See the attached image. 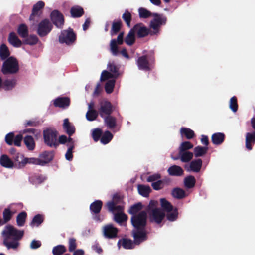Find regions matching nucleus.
I'll use <instances>...</instances> for the list:
<instances>
[{
	"instance_id": "obj_10",
	"label": "nucleus",
	"mask_w": 255,
	"mask_h": 255,
	"mask_svg": "<svg viewBox=\"0 0 255 255\" xmlns=\"http://www.w3.org/2000/svg\"><path fill=\"white\" fill-rule=\"evenodd\" d=\"M50 19L52 23L58 29H62L65 19L63 14L58 10H54L50 13Z\"/></svg>"
},
{
	"instance_id": "obj_2",
	"label": "nucleus",
	"mask_w": 255,
	"mask_h": 255,
	"mask_svg": "<svg viewBox=\"0 0 255 255\" xmlns=\"http://www.w3.org/2000/svg\"><path fill=\"white\" fill-rule=\"evenodd\" d=\"M155 62V53L150 50L146 54L139 57L136 61L138 69L150 71L154 68Z\"/></svg>"
},
{
	"instance_id": "obj_25",
	"label": "nucleus",
	"mask_w": 255,
	"mask_h": 255,
	"mask_svg": "<svg viewBox=\"0 0 255 255\" xmlns=\"http://www.w3.org/2000/svg\"><path fill=\"white\" fill-rule=\"evenodd\" d=\"M8 41L11 45L15 47H19L22 44V41L14 32L9 33Z\"/></svg>"
},
{
	"instance_id": "obj_9",
	"label": "nucleus",
	"mask_w": 255,
	"mask_h": 255,
	"mask_svg": "<svg viewBox=\"0 0 255 255\" xmlns=\"http://www.w3.org/2000/svg\"><path fill=\"white\" fill-rule=\"evenodd\" d=\"M165 213L161 209H155L149 212V219L150 222L159 225L160 226L163 220L165 218Z\"/></svg>"
},
{
	"instance_id": "obj_40",
	"label": "nucleus",
	"mask_w": 255,
	"mask_h": 255,
	"mask_svg": "<svg viewBox=\"0 0 255 255\" xmlns=\"http://www.w3.org/2000/svg\"><path fill=\"white\" fill-rule=\"evenodd\" d=\"M138 191L139 194L143 197H148L151 191V189L149 186L140 184L137 187Z\"/></svg>"
},
{
	"instance_id": "obj_64",
	"label": "nucleus",
	"mask_w": 255,
	"mask_h": 255,
	"mask_svg": "<svg viewBox=\"0 0 255 255\" xmlns=\"http://www.w3.org/2000/svg\"><path fill=\"white\" fill-rule=\"evenodd\" d=\"M68 248L69 252H73L77 248L76 240L74 238H70L68 241Z\"/></svg>"
},
{
	"instance_id": "obj_5",
	"label": "nucleus",
	"mask_w": 255,
	"mask_h": 255,
	"mask_svg": "<svg viewBox=\"0 0 255 255\" xmlns=\"http://www.w3.org/2000/svg\"><path fill=\"white\" fill-rule=\"evenodd\" d=\"M131 223L134 229H145L147 223V214L145 211H141L131 217Z\"/></svg>"
},
{
	"instance_id": "obj_30",
	"label": "nucleus",
	"mask_w": 255,
	"mask_h": 255,
	"mask_svg": "<svg viewBox=\"0 0 255 255\" xmlns=\"http://www.w3.org/2000/svg\"><path fill=\"white\" fill-rule=\"evenodd\" d=\"M121 243L123 248L126 249H131L134 248V241L133 242L131 239L124 238L119 240L117 244L119 247L121 246Z\"/></svg>"
},
{
	"instance_id": "obj_48",
	"label": "nucleus",
	"mask_w": 255,
	"mask_h": 255,
	"mask_svg": "<svg viewBox=\"0 0 255 255\" xmlns=\"http://www.w3.org/2000/svg\"><path fill=\"white\" fill-rule=\"evenodd\" d=\"M113 135L108 130L104 132L102 135L100 142L103 144L109 143L113 139Z\"/></svg>"
},
{
	"instance_id": "obj_49",
	"label": "nucleus",
	"mask_w": 255,
	"mask_h": 255,
	"mask_svg": "<svg viewBox=\"0 0 255 255\" xmlns=\"http://www.w3.org/2000/svg\"><path fill=\"white\" fill-rule=\"evenodd\" d=\"M118 43L115 39L111 40L110 47V52L113 56H117L120 54V51L118 46Z\"/></svg>"
},
{
	"instance_id": "obj_8",
	"label": "nucleus",
	"mask_w": 255,
	"mask_h": 255,
	"mask_svg": "<svg viewBox=\"0 0 255 255\" xmlns=\"http://www.w3.org/2000/svg\"><path fill=\"white\" fill-rule=\"evenodd\" d=\"M53 25L48 19H43L38 24L37 33L41 37L48 35L52 30Z\"/></svg>"
},
{
	"instance_id": "obj_57",
	"label": "nucleus",
	"mask_w": 255,
	"mask_h": 255,
	"mask_svg": "<svg viewBox=\"0 0 255 255\" xmlns=\"http://www.w3.org/2000/svg\"><path fill=\"white\" fill-rule=\"evenodd\" d=\"M103 133L102 130L100 128H97L94 129L92 133V136L95 142H97L100 140Z\"/></svg>"
},
{
	"instance_id": "obj_52",
	"label": "nucleus",
	"mask_w": 255,
	"mask_h": 255,
	"mask_svg": "<svg viewBox=\"0 0 255 255\" xmlns=\"http://www.w3.org/2000/svg\"><path fill=\"white\" fill-rule=\"evenodd\" d=\"M178 215V209L175 207L174 209L170 212H167L166 215H165L167 219L169 221H174L177 220Z\"/></svg>"
},
{
	"instance_id": "obj_13",
	"label": "nucleus",
	"mask_w": 255,
	"mask_h": 255,
	"mask_svg": "<svg viewBox=\"0 0 255 255\" xmlns=\"http://www.w3.org/2000/svg\"><path fill=\"white\" fill-rule=\"evenodd\" d=\"M103 206V202L100 200H97L92 202L90 205V210L92 214L94 215V219L100 221L98 214L101 212Z\"/></svg>"
},
{
	"instance_id": "obj_31",
	"label": "nucleus",
	"mask_w": 255,
	"mask_h": 255,
	"mask_svg": "<svg viewBox=\"0 0 255 255\" xmlns=\"http://www.w3.org/2000/svg\"><path fill=\"white\" fill-rule=\"evenodd\" d=\"M23 141L29 150L32 151L35 149V143L32 136L30 135L25 136L23 139Z\"/></svg>"
},
{
	"instance_id": "obj_11",
	"label": "nucleus",
	"mask_w": 255,
	"mask_h": 255,
	"mask_svg": "<svg viewBox=\"0 0 255 255\" xmlns=\"http://www.w3.org/2000/svg\"><path fill=\"white\" fill-rule=\"evenodd\" d=\"M132 235L135 245H139L148 239L147 232L145 229H134L132 231Z\"/></svg>"
},
{
	"instance_id": "obj_43",
	"label": "nucleus",
	"mask_w": 255,
	"mask_h": 255,
	"mask_svg": "<svg viewBox=\"0 0 255 255\" xmlns=\"http://www.w3.org/2000/svg\"><path fill=\"white\" fill-rule=\"evenodd\" d=\"M208 150L207 147L198 146L194 148V153L196 157H201L205 155Z\"/></svg>"
},
{
	"instance_id": "obj_63",
	"label": "nucleus",
	"mask_w": 255,
	"mask_h": 255,
	"mask_svg": "<svg viewBox=\"0 0 255 255\" xmlns=\"http://www.w3.org/2000/svg\"><path fill=\"white\" fill-rule=\"evenodd\" d=\"M110 78H114L113 74L107 70H104L102 71L100 77V80L101 81H106Z\"/></svg>"
},
{
	"instance_id": "obj_24",
	"label": "nucleus",
	"mask_w": 255,
	"mask_h": 255,
	"mask_svg": "<svg viewBox=\"0 0 255 255\" xmlns=\"http://www.w3.org/2000/svg\"><path fill=\"white\" fill-rule=\"evenodd\" d=\"M14 214L15 212L11 210V205L5 208L2 213L3 219L2 221L3 225L8 223L11 219Z\"/></svg>"
},
{
	"instance_id": "obj_21",
	"label": "nucleus",
	"mask_w": 255,
	"mask_h": 255,
	"mask_svg": "<svg viewBox=\"0 0 255 255\" xmlns=\"http://www.w3.org/2000/svg\"><path fill=\"white\" fill-rule=\"evenodd\" d=\"M202 166V160L198 158L191 161L188 170L197 173L200 171Z\"/></svg>"
},
{
	"instance_id": "obj_42",
	"label": "nucleus",
	"mask_w": 255,
	"mask_h": 255,
	"mask_svg": "<svg viewBox=\"0 0 255 255\" xmlns=\"http://www.w3.org/2000/svg\"><path fill=\"white\" fill-rule=\"evenodd\" d=\"M107 67L112 74H113L114 78H117L120 75L119 66L115 65L114 62H109L107 65Z\"/></svg>"
},
{
	"instance_id": "obj_56",
	"label": "nucleus",
	"mask_w": 255,
	"mask_h": 255,
	"mask_svg": "<svg viewBox=\"0 0 255 255\" xmlns=\"http://www.w3.org/2000/svg\"><path fill=\"white\" fill-rule=\"evenodd\" d=\"M115 84V80L114 79L109 80L106 82L105 86V89L107 93L110 94L113 91Z\"/></svg>"
},
{
	"instance_id": "obj_15",
	"label": "nucleus",
	"mask_w": 255,
	"mask_h": 255,
	"mask_svg": "<svg viewBox=\"0 0 255 255\" xmlns=\"http://www.w3.org/2000/svg\"><path fill=\"white\" fill-rule=\"evenodd\" d=\"M118 229L114 227L113 225L109 224L104 228L103 233L105 237L109 239H113L117 237Z\"/></svg>"
},
{
	"instance_id": "obj_44",
	"label": "nucleus",
	"mask_w": 255,
	"mask_h": 255,
	"mask_svg": "<svg viewBox=\"0 0 255 255\" xmlns=\"http://www.w3.org/2000/svg\"><path fill=\"white\" fill-rule=\"evenodd\" d=\"M67 250L65 246L59 245L55 246L52 249V253L54 255H62L66 252ZM64 255H70L69 254H65Z\"/></svg>"
},
{
	"instance_id": "obj_33",
	"label": "nucleus",
	"mask_w": 255,
	"mask_h": 255,
	"mask_svg": "<svg viewBox=\"0 0 255 255\" xmlns=\"http://www.w3.org/2000/svg\"><path fill=\"white\" fill-rule=\"evenodd\" d=\"M104 118L105 124L109 128L112 129L116 127L117 121L115 117L110 115Z\"/></svg>"
},
{
	"instance_id": "obj_61",
	"label": "nucleus",
	"mask_w": 255,
	"mask_h": 255,
	"mask_svg": "<svg viewBox=\"0 0 255 255\" xmlns=\"http://www.w3.org/2000/svg\"><path fill=\"white\" fill-rule=\"evenodd\" d=\"M230 108L234 112L238 110V105L236 96L232 97L230 100Z\"/></svg>"
},
{
	"instance_id": "obj_18",
	"label": "nucleus",
	"mask_w": 255,
	"mask_h": 255,
	"mask_svg": "<svg viewBox=\"0 0 255 255\" xmlns=\"http://www.w3.org/2000/svg\"><path fill=\"white\" fill-rule=\"evenodd\" d=\"M63 128L69 136H71L75 132V128L68 118L63 120Z\"/></svg>"
},
{
	"instance_id": "obj_62",
	"label": "nucleus",
	"mask_w": 255,
	"mask_h": 255,
	"mask_svg": "<svg viewBox=\"0 0 255 255\" xmlns=\"http://www.w3.org/2000/svg\"><path fill=\"white\" fill-rule=\"evenodd\" d=\"M122 18L126 22L127 26L128 27H130V22L131 20V15L128 10L123 14Z\"/></svg>"
},
{
	"instance_id": "obj_29",
	"label": "nucleus",
	"mask_w": 255,
	"mask_h": 255,
	"mask_svg": "<svg viewBox=\"0 0 255 255\" xmlns=\"http://www.w3.org/2000/svg\"><path fill=\"white\" fill-rule=\"evenodd\" d=\"M171 195L174 198L177 199H182L186 197L185 191L179 187H176L172 189Z\"/></svg>"
},
{
	"instance_id": "obj_12",
	"label": "nucleus",
	"mask_w": 255,
	"mask_h": 255,
	"mask_svg": "<svg viewBox=\"0 0 255 255\" xmlns=\"http://www.w3.org/2000/svg\"><path fill=\"white\" fill-rule=\"evenodd\" d=\"M100 106L98 112L102 118H104L105 116L111 115L113 112V106L111 103L108 101L101 102Z\"/></svg>"
},
{
	"instance_id": "obj_27",
	"label": "nucleus",
	"mask_w": 255,
	"mask_h": 255,
	"mask_svg": "<svg viewBox=\"0 0 255 255\" xmlns=\"http://www.w3.org/2000/svg\"><path fill=\"white\" fill-rule=\"evenodd\" d=\"M225 138V134L221 132L214 133L211 137L212 142L215 145L221 144L224 142Z\"/></svg>"
},
{
	"instance_id": "obj_28",
	"label": "nucleus",
	"mask_w": 255,
	"mask_h": 255,
	"mask_svg": "<svg viewBox=\"0 0 255 255\" xmlns=\"http://www.w3.org/2000/svg\"><path fill=\"white\" fill-rule=\"evenodd\" d=\"M113 199L112 201L107 202L106 204L108 211L111 212L115 211L116 205L119 202L120 198L118 195H114Z\"/></svg>"
},
{
	"instance_id": "obj_37",
	"label": "nucleus",
	"mask_w": 255,
	"mask_h": 255,
	"mask_svg": "<svg viewBox=\"0 0 255 255\" xmlns=\"http://www.w3.org/2000/svg\"><path fill=\"white\" fill-rule=\"evenodd\" d=\"M143 208V205L141 203L138 202L132 206H131L128 209V212L129 214L134 216L137 215L138 213L141 212L140 211Z\"/></svg>"
},
{
	"instance_id": "obj_60",
	"label": "nucleus",
	"mask_w": 255,
	"mask_h": 255,
	"mask_svg": "<svg viewBox=\"0 0 255 255\" xmlns=\"http://www.w3.org/2000/svg\"><path fill=\"white\" fill-rule=\"evenodd\" d=\"M24 156L23 154H20L19 153H17L16 154H14V156L12 157V159H13L14 161L15 162L14 166L16 168L18 169H21L22 168H19L18 167V164L19 163H20V161L24 159Z\"/></svg>"
},
{
	"instance_id": "obj_59",
	"label": "nucleus",
	"mask_w": 255,
	"mask_h": 255,
	"mask_svg": "<svg viewBox=\"0 0 255 255\" xmlns=\"http://www.w3.org/2000/svg\"><path fill=\"white\" fill-rule=\"evenodd\" d=\"M138 12L139 17L142 18H147L153 15V14L150 11L142 7L139 8Z\"/></svg>"
},
{
	"instance_id": "obj_39",
	"label": "nucleus",
	"mask_w": 255,
	"mask_h": 255,
	"mask_svg": "<svg viewBox=\"0 0 255 255\" xmlns=\"http://www.w3.org/2000/svg\"><path fill=\"white\" fill-rule=\"evenodd\" d=\"M196 184V179L194 176L189 175L184 179V184L186 188L190 189L193 188Z\"/></svg>"
},
{
	"instance_id": "obj_17",
	"label": "nucleus",
	"mask_w": 255,
	"mask_h": 255,
	"mask_svg": "<svg viewBox=\"0 0 255 255\" xmlns=\"http://www.w3.org/2000/svg\"><path fill=\"white\" fill-rule=\"evenodd\" d=\"M70 104V99L67 97H58L54 100L53 104L55 107L66 108Z\"/></svg>"
},
{
	"instance_id": "obj_14",
	"label": "nucleus",
	"mask_w": 255,
	"mask_h": 255,
	"mask_svg": "<svg viewBox=\"0 0 255 255\" xmlns=\"http://www.w3.org/2000/svg\"><path fill=\"white\" fill-rule=\"evenodd\" d=\"M132 29L136 33L138 38H143L149 34L150 35L151 30L142 23L136 24Z\"/></svg>"
},
{
	"instance_id": "obj_7",
	"label": "nucleus",
	"mask_w": 255,
	"mask_h": 255,
	"mask_svg": "<svg viewBox=\"0 0 255 255\" xmlns=\"http://www.w3.org/2000/svg\"><path fill=\"white\" fill-rule=\"evenodd\" d=\"M153 16H154V18L150 23V27L153 29L151 30V36L158 34L161 26L164 25L166 22V17L161 16L157 13H153Z\"/></svg>"
},
{
	"instance_id": "obj_4",
	"label": "nucleus",
	"mask_w": 255,
	"mask_h": 255,
	"mask_svg": "<svg viewBox=\"0 0 255 255\" xmlns=\"http://www.w3.org/2000/svg\"><path fill=\"white\" fill-rule=\"evenodd\" d=\"M44 143L50 147L56 148L59 145L57 136L58 131L55 129L47 128L43 131Z\"/></svg>"
},
{
	"instance_id": "obj_47",
	"label": "nucleus",
	"mask_w": 255,
	"mask_h": 255,
	"mask_svg": "<svg viewBox=\"0 0 255 255\" xmlns=\"http://www.w3.org/2000/svg\"><path fill=\"white\" fill-rule=\"evenodd\" d=\"M27 216V214L25 211H22L19 213L16 217L17 225L19 227L24 226L26 222Z\"/></svg>"
},
{
	"instance_id": "obj_46",
	"label": "nucleus",
	"mask_w": 255,
	"mask_h": 255,
	"mask_svg": "<svg viewBox=\"0 0 255 255\" xmlns=\"http://www.w3.org/2000/svg\"><path fill=\"white\" fill-rule=\"evenodd\" d=\"M135 31H134L133 29H131L126 36L125 42L127 45L131 46L135 42Z\"/></svg>"
},
{
	"instance_id": "obj_34",
	"label": "nucleus",
	"mask_w": 255,
	"mask_h": 255,
	"mask_svg": "<svg viewBox=\"0 0 255 255\" xmlns=\"http://www.w3.org/2000/svg\"><path fill=\"white\" fill-rule=\"evenodd\" d=\"M180 134L182 136H184L187 139H191L195 136L193 130L190 128L184 127L181 128Z\"/></svg>"
},
{
	"instance_id": "obj_55",
	"label": "nucleus",
	"mask_w": 255,
	"mask_h": 255,
	"mask_svg": "<svg viewBox=\"0 0 255 255\" xmlns=\"http://www.w3.org/2000/svg\"><path fill=\"white\" fill-rule=\"evenodd\" d=\"M15 85V82L14 80H5L3 83H2V86L3 88L5 90H11Z\"/></svg>"
},
{
	"instance_id": "obj_35",
	"label": "nucleus",
	"mask_w": 255,
	"mask_h": 255,
	"mask_svg": "<svg viewBox=\"0 0 255 255\" xmlns=\"http://www.w3.org/2000/svg\"><path fill=\"white\" fill-rule=\"evenodd\" d=\"M160 204L163 212H170L174 209L171 203L165 198L160 199Z\"/></svg>"
},
{
	"instance_id": "obj_32",
	"label": "nucleus",
	"mask_w": 255,
	"mask_h": 255,
	"mask_svg": "<svg viewBox=\"0 0 255 255\" xmlns=\"http://www.w3.org/2000/svg\"><path fill=\"white\" fill-rule=\"evenodd\" d=\"M128 216L124 212H117L114 214V221L120 225L127 222Z\"/></svg>"
},
{
	"instance_id": "obj_45",
	"label": "nucleus",
	"mask_w": 255,
	"mask_h": 255,
	"mask_svg": "<svg viewBox=\"0 0 255 255\" xmlns=\"http://www.w3.org/2000/svg\"><path fill=\"white\" fill-rule=\"evenodd\" d=\"M9 50L5 44H2L0 47V57L2 60H6L9 57Z\"/></svg>"
},
{
	"instance_id": "obj_41",
	"label": "nucleus",
	"mask_w": 255,
	"mask_h": 255,
	"mask_svg": "<svg viewBox=\"0 0 255 255\" xmlns=\"http://www.w3.org/2000/svg\"><path fill=\"white\" fill-rule=\"evenodd\" d=\"M44 219V218L43 215L39 214H37L33 218L32 221L30 223V225L32 227H33L35 226L38 227L43 222Z\"/></svg>"
},
{
	"instance_id": "obj_26",
	"label": "nucleus",
	"mask_w": 255,
	"mask_h": 255,
	"mask_svg": "<svg viewBox=\"0 0 255 255\" xmlns=\"http://www.w3.org/2000/svg\"><path fill=\"white\" fill-rule=\"evenodd\" d=\"M255 143V132L247 133L246 135V147L249 150L252 149V145Z\"/></svg>"
},
{
	"instance_id": "obj_3",
	"label": "nucleus",
	"mask_w": 255,
	"mask_h": 255,
	"mask_svg": "<svg viewBox=\"0 0 255 255\" xmlns=\"http://www.w3.org/2000/svg\"><path fill=\"white\" fill-rule=\"evenodd\" d=\"M19 70L18 62L15 57L12 56L8 57L3 62L1 68V71L4 75L16 74Z\"/></svg>"
},
{
	"instance_id": "obj_6",
	"label": "nucleus",
	"mask_w": 255,
	"mask_h": 255,
	"mask_svg": "<svg viewBox=\"0 0 255 255\" xmlns=\"http://www.w3.org/2000/svg\"><path fill=\"white\" fill-rule=\"evenodd\" d=\"M76 39V34L71 27H69L67 29L62 30L58 37L60 43H65L67 45H72L75 43Z\"/></svg>"
},
{
	"instance_id": "obj_50",
	"label": "nucleus",
	"mask_w": 255,
	"mask_h": 255,
	"mask_svg": "<svg viewBox=\"0 0 255 255\" xmlns=\"http://www.w3.org/2000/svg\"><path fill=\"white\" fill-rule=\"evenodd\" d=\"M24 39L23 43L29 45H35L39 41L38 38L35 35H30Z\"/></svg>"
},
{
	"instance_id": "obj_16",
	"label": "nucleus",
	"mask_w": 255,
	"mask_h": 255,
	"mask_svg": "<svg viewBox=\"0 0 255 255\" xmlns=\"http://www.w3.org/2000/svg\"><path fill=\"white\" fill-rule=\"evenodd\" d=\"M193 157V153L190 151L179 152L178 154L174 156L171 155V158L174 160L180 159L182 162L187 163L191 160Z\"/></svg>"
},
{
	"instance_id": "obj_23",
	"label": "nucleus",
	"mask_w": 255,
	"mask_h": 255,
	"mask_svg": "<svg viewBox=\"0 0 255 255\" xmlns=\"http://www.w3.org/2000/svg\"><path fill=\"white\" fill-rule=\"evenodd\" d=\"M0 164L7 168H11L14 166L13 161L5 154H3L0 157Z\"/></svg>"
},
{
	"instance_id": "obj_38",
	"label": "nucleus",
	"mask_w": 255,
	"mask_h": 255,
	"mask_svg": "<svg viewBox=\"0 0 255 255\" xmlns=\"http://www.w3.org/2000/svg\"><path fill=\"white\" fill-rule=\"evenodd\" d=\"M18 34L23 38H25L28 36V29L25 24H20L17 28Z\"/></svg>"
},
{
	"instance_id": "obj_54",
	"label": "nucleus",
	"mask_w": 255,
	"mask_h": 255,
	"mask_svg": "<svg viewBox=\"0 0 255 255\" xmlns=\"http://www.w3.org/2000/svg\"><path fill=\"white\" fill-rule=\"evenodd\" d=\"M99 112L96 110H88L86 114V117L87 120L93 121L96 119L98 116Z\"/></svg>"
},
{
	"instance_id": "obj_19",
	"label": "nucleus",
	"mask_w": 255,
	"mask_h": 255,
	"mask_svg": "<svg viewBox=\"0 0 255 255\" xmlns=\"http://www.w3.org/2000/svg\"><path fill=\"white\" fill-rule=\"evenodd\" d=\"M41 163V160L39 158L34 157L27 158L24 157V159H23V160L20 161V163H19L18 167L19 168H24L27 164L41 165V164H42Z\"/></svg>"
},
{
	"instance_id": "obj_20",
	"label": "nucleus",
	"mask_w": 255,
	"mask_h": 255,
	"mask_svg": "<svg viewBox=\"0 0 255 255\" xmlns=\"http://www.w3.org/2000/svg\"><path fill=\"white\" fill-rule=\"evenodd\" d=\"M54 156V152L53 151H45L40 155V159L42 164L41 165H44L46 163L51 162Z\"/></svg>"
},
{
	"instance_id": "obj_58",
	"label": "nucleus",
	"mask_w": 255,
	"mask_h": 255,
	"mask_svg": "<svg viewBox=\"0 0 255 255\" xmlns=\"http://www.w3.org/2000/svg\"><path fill=\"white\" fill-rule=\"evenodd\" d=\"M45 5V3L42 1H38V2L36 3L33 7L31 15L30 16V17L32 15H34L36 14H37L38 11L43 8V7Z\"/></svg>"
},
{
	"instance_id": "obj_36",
	"label": "nucleus",
	"mask_w": 255,
	"mask_h": 255,
	"mask_svg": "<svg viewBox=\"0 0 255 255\" xmlns=\"http://www.w3.org/2000/svg\"><path fill=\"white\" fill-rule=\"evenodd\" d=\"M71 16L74 18L81 17L84 13L83 8L80 6H74L70 9Z\"/></svg>"
},
{
	"instance_id": "obj_53",
	"label": "nucleus",
	"mask_w": 255,
	"mask_h": 255,
	"mask_svg": "<svg viewBox=\"0 0 255 255\" xmlns=\"http://www.w3.org/2000/svg\"><path fill=\"white\" fill-rule=\"evenodd\" d=\"M193 145L189 141H184L182 142L179 147V152L189 151L188 150L193 148Z\"/></svg>"
},
{
	"instance_id": "obj_1",
	"label": "nucleus",
	"mask_w": 255,
	"mask_h": 255,
	"mask_svg": "<svg viewBox=\"0 0 255 255\" xmlns=\"http://www.w3.org/2000/svg\"><path fill=\"white\" fill-rule=\"evenodd\" d=\"M4 238L3 244L7 249L16 250L19 245L18 241L24 235V231L19 230L11 225L6 226L2 232Z\"/></svg>"
},
{
	"instance_id": "obj_22",
	"label": "nucleus",
	"mask_w": 255,
	"mask_h": 255,
	"mask_svg": "<svg viewBox=\"0 0 255 255\" xmlns=\"http://www.w3.org/2000/svg\"><path fill=\"white\" fill-rule=\"evenodd\" d=\"M168 174L173 176H181L184 174L183 169L179 166L173 165L167 170Z\"/></svg>"
},
{
	"instance_id": "obj_51",
	"label": "nucleus",
	"mask_w": 255,
	"mask_h": 255,
	"mask_svg": "<svg viewBox=\"0 0 255 255\" xmlns=\"http://www.w3.org/2000/svg\"><path fill=\"white\" fill-rule=\"evenodd\" d=\"M122 25V23L121 20L114 21L112 25L111 34L112 35L117 34L120 30Z\"/></svg>"
}]
</instances>
